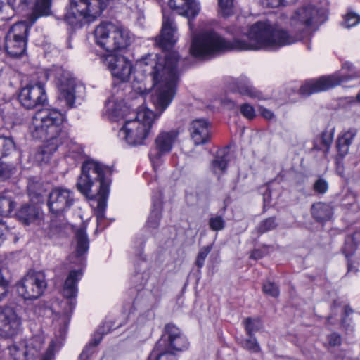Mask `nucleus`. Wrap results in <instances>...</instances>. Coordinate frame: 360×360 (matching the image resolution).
Masks as SVG:
<instances>
[{
	"label": "nucleus",
	"instance_id": "nucleus-1",
	"mask_svg": "<svg viewBox=\"0 0 360 360\" xmlns=\"http://www.w3.org/2000/svg\"><path fill=\"white\" fill-rule=\"evenodd\" d=\"M326 20L323 10L309 4L293 13L290 18V31L269 21H257L250 27L247 40L234 37L230 41L212 30H205L193 37L190 53L196 58H210L235 50H276L303 40L310 35L313 25L321 24Z\"/></svg>",
	"mask_w": 360,
	"mask_h": 360
},
{
	"label": "nucleus",
	"instance_id": "nucleus-2",
	"mask_svg": "<svg viewBox=\"0 0 360 360\" xmlns=\"http://www.w3.org/2000/svg\"><path fill=\"white\" fill-rule=\"evenodd\" d=\"M143 71L152 78L156 87L151 99L157 110L162 113L172 101L179 80L178 55L174 52L154 58H142L140 60Z\"/></svg>",
	"mask_w": 360,
	"mask_h": 360
},
{
	"label": "nucleus",
	"instance_id": "nucleus-3",
	"mask_svg": "<svg viewBox=\"0 0 360 360\" xmlns=\"http://www.w3.org/2000/svg\"><path fill=\"white\" fill-rule=\"evenodd\" d=\"M112 173V167L87 160L82 165L77 181V190L92 200L91 206L95 208L98 222L105 219Z\"/></svg>",
	"mask_w": 360,
	"mask_h": 360
},
{
	"label": "nucleus",
	"instance_id": "nucleus-4",
	"mask_svg": "<svg viewBox=\"0 0 360 360\" xmlns=\"http://www.w3.org/2000/svg\"><path fill=\"white\" fill-rule=\"evenodd\" d=\"M63 115L56 109H46L37 112L30 127L34 139L49 143L56 150L68 139L63 129Z\"/></svg>",
	"mask_w": 360,
	"mask_h": 360
},
{
	"label": "nucleus",
	"instance_id": "nucleus-5",
	"mask_svg": "<svg viewBox=\"0 0 360 360\" xmlns=\"http://www.w3.org/2000/svg\"><path fill=\"white\" fill-rule=\"evenodd\" d=\"M154 119L155 114L153 111L148 109L139 110L135 118L124 122L118 136L129 145H143L150 134Z\"/></svg>",
	"mask_w": 360,
	"mask_h": 360
},
{
	"label": "nucleus",
	"instance_id": "nucleus-6",
	"mask_svg": "<svg viewBox=\"0 0 360 360\" xmlns=\"http://www.w3.org/2000/svg\"><path fill=\"white\" fill-rule=\"evenodd\" d=\"M96 44L108 52H115L127 48L131 44L129 30L116 25L105 22L94 30Z\"/></svg>",
	"mask_w": 360,
	"mask_h": 360
},
{
	"label": "nucleus",
	"instance_id": "nucleus-7",
	"mask_svg": "<svg viewBox=\"0 0 360 360\" xmlns=\"http://www.w3.org/2000/svg\"><path fill=\"white\" fill-rule=\"evenodd\" d=\"M342 70H347L350 73L322 76L317 79L309 80L300 86L299 89L300 94L307 97L312 94L327 91L340 84L342 82L360 77V75L354 71V67L352 63L345 62L342 64Z\"/></svg>",
	"mask_w": 360,
	"mask_h": 360
},
{
	"label": "nucleus",
	"instance_id": "nucleus-8",
	"mask_svg": "<svg viewBox=\"0 0 360 360\" xmlns=\"http://www.w3.org/2000/svg\"><path fill=\"white\" fill-rule=\"evenodd\" d=\"M56 80L59 91V100L64 102L68 108H75V101L80 97L79 94L84 91V86L77 82L69 71L63 69L57 70Z\"/></svg>",
	"mask_w": 360,
	"mask_h": 360
},
{
	"label": "nucleus",
	"instance_id": "nucleus-9",
	"mask_svg": "<svg viewBox=\"0 0 360 360\" xmlns=\"http://www.w3.org/2000/svg\"><path fill=\"white\" fill-rule=\"evenodd\" d=\"M19 296L25 300H34L41 297L47 287L46 276L42 271H29L15 284Z\"/></svg>",
	"mask_w": 360,
	"mask_h": 360
},
{
	"label": "nucleus",
	"instance_id": "nucleus-10",
	"mask_svg": "<svg viewBox=\"0 0 360 360\" xmlns=\"http://www.w3.org/2000/svg\"><path fill=\"white\" fill-rule=\"evenodd\" d=\"M178 39V28L174 17L170 15H167L166 13L163 12L161 30L159 35L155 38V44L162 50V53L155 55L148 54L143 58L149 57V56H151V58L158 56H163L171 52H174L179 55L176 51L172 50L177 42ZM179 60V56H178V60Z\"/></svg>",
	"mask_w": 360,
	"mask_h": 360
},
{
	"label": "nucleus",
	"instance_id": "nucleus-11",
	"mask_svg": "<svg viewBox=\"0 0 360 360\" xmlns=\"http://www.w3.org/2000/svg\"><path fill=\"white\" fill-rule=\"evenodd\" d=\"M30 27L26 22H19L13 25L5 36V50L8 55L18 58L26 51Z\"/></svg>",
	"mask_w": 360,
	"mask_h": 360
},
{
	"label": "nucleus",
	"instance_id": "nucleus-12",
	"mask_svg": "<svg viewBox=\"0 0 360 360\" xmlns=\"http://www.w3.org/2000/svg\"><path fill=\"white\" fill-rule=\"evenodd\" d=\"M179 134L176 129L162 131L158 134L148 154L155 169L162 163V158L172 151Z\"/></svg>",
	"mask_w": 360,
	"mask_h": 360
},
{
	"label": "nucleus",
	"instance_id": "nucleus-13",
	"mask_svg": "<svg viewBox=\"0 0 360 360\" xmlns=\"http://www.w3.org/2000/svg\"><path fill=\"white\" fill-rule=\"evenodd\" d=\"M74 193L69 189L56 187L48 194L46 205L55 217L63 216L74 204Z\"/></svg>",
	"mask_w": 360,
	"mask_h": 360
},
{
	"label": "nucleus",
	"instance_id": "nucleus-14",
	"mask_svg": "<svg viewBox=\"0 0 360 360\" xmlns=\"http://www.w3.org/2000/svg\"><path fill=\"white\" fill-rule=\"evenodd\" d=\"M22 317L15 307L0 306V335L6 338L17 336L22 329Z\"/></svg>",
	"mask_w": 360,
	"mask_h": 360
},
{
	"label": "nucleus",
	"instance_id": "nucleus-15",
	"mask_svg": "<svg viewBox=\"0 0 360 360\" xmlns=\"http://www.w3.org/2000/svg\"><path fill=\"white\" fill-rule=\"evenodd\" d=\"M103 63L110 71L112 77L120 82L124 83L129 81L132 64L124 56L112 52L105 57Z\"/></svg>",
	"mask_w": 360,
	"mask_h": 360
},
{
	"label": "nucleus",
	"instance_id": "nucleus-16",
	"mask_svg": "<svg viewBox=\"0 0 360 360\" xmlns=\"http://www.w3.org/2000/svg\"><path fill=\"white\" fill-rule=\"evenodd\" d=\"M44 343L41 335H34L21 348L15 345L8 347L11 360H37L41 356Z\"/></svg>",
	"mask_w": 360,
	"mask_h": 360
},
{
	"label": "nucleus",
	"instance_id": "nucleus-17",
	"mask_svg": "<svg viewBox=\"0 0 360 360\" xmlns=\"http://www.w3.org/2000/svg\"><path fill=\"white\" fill-rule=\"evenodd\" d=\"M18 101L25 108L28 110L44 105L47 101L44 84L38 82L21 89L18 94Z\"/></svg>",
	"mask_w": 360,
	"mask_h": 360
},
{
	"label": "nucleus",
	"instance_id": "nucleus-18",
	"mask_svg": "<svg viewBox=\"0 0 360 360\" xmlns=\"http://www.w3.org/2000/svg\"><path fill=\"white\" fill-rule=\"evenodd\" d=\"M162 347L172 352H181L188 349L189 342L180 329L173 323H167L164 328V333L160 340H162Z\"/></svg>",
	"mask_w": 360,
	"mask_h": 360
},
{
	"label": "nucleus",
	"instance_id": "nucleus-19",
	"mask_svg": "<svg viewBox=\"0 0 360 360\" xmlns=\"http://www.w3.org/2000/svg\"><path fill=\"white\" fill-rule=\"evenodd\" d=\"M51 0H20L18 11H30L28 22L32 25L38 18L47 16L51 13Z\"/></svg>",
	"mask_w": 360,
	"mask_h": 360
},
{
	"label": "nucleus",
	"instance_id": "nucleus-20",
	"mask_svg": "<svg viewBox=\"0 0 360 360\" xmlns=\"http://www.w3.org/2000/svg\"><path fill=\"white\" fill-rule=\"evenodd\" d=\"M83 275L82 269L71 270L64 282L62 289V295L67 300V304L70 312L76 305V297L78 292V282Z\"/></svg>",
	"mask_w": 360,
	"mask_h": 360
},
{
	"label": "nucleus",
	"instance_id": "nucleus-21",
	"mask_svg": "<svg viewBox=\"0 0 360 360\" xmlns=\"http://www.w3.org/2000/svg\"><path fill=\"white\" fill-rule=\"evenodd\" d=\"M168 5L177 14L186 17L190 29L193 28L192 20L200 11V6L197 0H169Z\"/></svg>",
	"mask_w": 360,
	"mask_h": 360
},
{
	"label": "nucleus",
	"instance_id": "nucleus-22",
	"mask_svg": "<svg viewBox=\"0 0 360 360\" xmlns=\"http://www.w3.org/2000/svg\"><path fill=\"white\" fill-rule=\"evenodd\" d=\"M189 132L195 145H203L210 139V123L205 119H196L190 123Z\"/></svg>",
	"mask_w": 360,
	"mask_h": 360
},
{
	"label": "nucleus",
	"instance_id": "nucleus-23",
	"mask_svg": "<svg viewBox=\"0 0 360 360\" xmlns=\"http://www.w3.org/2000/svg\"><path fill=\"white\" fill-rule=\"evenodd\" d=\"M229 90L233 93H238L242 96H246L252 98H259L261 92L257 90L244 76L238 78H231L227 82Z\"/></svg>",
	"mask_w": 360,
	"mask_h": 360
},
{
	"label": "nucleus",
	"instance_id": "nucleus-24",
	"mask_svg": "<svg viewBox=\"0 0 360 360\" xmlns=\"http://www.w3.org/2000/svg\"><path fill=\"white\" fill-rule=\"evenodd\" d=\"M356 129L349 128L347 131L338 136L336 141L338 155L335 158L338 167L342 165L343 158L347 155L349 146H351L354 137L356 136Z\"/></svg>",
	"mask_w": 360,
	"mask_h": 360
},
{
	"label": "nucleus",
	"instance_id": "nucleus-25",
	"mask_svg": "<svg viewBox=\"0 0 360 360\" xmlns=\"http://www.w3.org/2000/svg\"><path fill=\"white\" fill-rule=\"evenodd\" d=\"M39 207L34 204L25 203L16 211V219L24 225L34 224L40 219L41 212Z\"/></svg>",
	"mask_w": 360,
	"mask_h": 360
},
{
	"label": "nucleus",
	"instance_id": "nucleus-26",
	"mask_svg": "<svg viewBox=\"0 0 360 360\" xmlns=\"http://www.w3.org/2000/svg\"><path fill=\"white\" fill-rule=\"evenodd\" d=\"M311 213L316 222L325 224L332 219L334 207L330 202H317L312 204Z\"/></svg>",
	"mask_w": 360,
	"mask_h": 360
},
{
	"label": "nucleus",
	"instance_id": "nucleus-27",
	"mask_svg": "<svg viewBox=\"0 0 360 360\" xmlns=\"http://www.w3.org/2000/svg\"><path fill=\"white\" fill-rule=\"evenodd\" d=\"M76 250L75 257L79 264L83 265L84 255L87 253L89 248V240L86 234V228L80 227L75 232Z\"/></svg>",
	"mask_w": 360,
	"mask_h": 360
},
{
	"label": "nucleus",
	"instance_id": "nucleus-28",
	"mask_svg": "<svg viewBox=\"0 0 360 360\" xmlns=\"http://www.w3.org/2000/svg\"><path fill=\"white\" fill-rule=\"evenodd\" d=\"M27 187V193L31 201L34 203L44 202L47 190L43 182L34 177L30 178Z\"/></svg>",
	"mask_w": 360,
	"mask_h": 360
},
{
	"label": "nucleus",
	"instance_id": "nucleus-29",
	"mask_svg": "<svg viewBox=\"0 0 360 360\" xmlns=\"http://www.w3.org/2000/svg\"><path fill=\"white\" fill-rule=\"evenodd\" d=\"M162 201L160 197L153 198V207L146 222L147 229H156L162 218Z\"/></svg>",
	"mask_w": 360,
	"mask_h": 360
},
{
	"label": "nucleus",
	"instance_id": "nucleus-30",
	"mask_svg": "<svg viewBox=\"0 0 360 360\" xmlns=\"http://www.w3.org/2000/svg\"><path fill=\"white\" fill-rule=\"evenodd\" d=\"M229 160V147L227 146L217 150V155L212 162L214 172H224L226 170Z\"/></svg>",
	"mask_w": 360,
	"mask_h": 360
},
{
	"label": "nucleus",
	"instance_id": "nucleus-31",
	"mask_svg": "<svg viewBox=\"0 0 360 360\" xmlns=\"http://www.w3.org/2000/svg\"><path fill=\"white\" fill-rule=\"evenodd\" d=\"M162 340H159L150 352L148 360H177L175 353L162 347Z\"/></svg>",
	"mask_w": 360,
	"mask_h": 360
},
{
	"label": "nucleus",
	"instance_id": "nucleus-32",
	"mask_svg": "<svg viewBox=\"0 0 360 360\" xmlns=\"http://www.w3.org/2000/svg\"><path fill=\"white\" fill-rule=\"evenodd\" d=\"M354 312V309L349 305H345L343 307L340 319V328L345 334L352 333L354 330L353 320L350 316Z\"/></svg>",
	"mask_w": 360,
	"mask_h": 360
},
{
	"label": "nucleus",
	"instance_id": "nucleus-33",
	"mask_svg": "<svg viewBox=\"0 0 360 360\" xmlns=\"http://www.w3.org/2000/svg\"><path fill=\"white\" fill-rule=\"evenodd\" d=\"M333 132L325 130L321 134V137H320L321 145L314 142V145H313L312 150H322L324 153V155L326 156L330 150V146L333 143Z\"/></svg>",
	"mask_w": 360,
	"mask_h": 360
},
{
	"label": "nucleus",
	"instance_id": "nucleus-34",
	"mask_svg": "<svg viewBox=\"0 0 360 360\" xmlns=\"http://www.w3.org/2000/svg\"><path fill=\"white\" fill-rule=\"evenodd\" d=\"M15 205V202L11 197L6 196L5 193H0V217H8Z\"/></svg>",
	"mask_w": 360,
	"mask_h": 360
},
{
	"label": "nucleus",
	"instance_id": "nucleus-35",
	"mask_svg": "<svg viewBox=\"0 0 360 360\" xmlns=\"http://www.w3.org/2000/svg\"><path fill=\"white\" fill-rule=\"evenodd\" d=\"M15 149V144L11 137L0 136V159L9 155Z\"/></svg>",
	"mask_w": 360,
	"mask_h": 360
},
{
	"label": "nucleus",
	"instance_id": "nucleus-36",
	"mask_svg": "<svg viewBox=\"0 0 360 360\" xmlns=\"http://www.w3.org/2000/svg\"><path fill=\"white\" fill-rule=\"evenodd\" d=\"M243 322L246 333L249 337L252 336L255 332L259 330L262 328V322L259 318L248 317Z\"/></svg>",
	"mask_w": 360,
	"mask_h": 360
},
{
	"label": "nucleus",
	"instance_id": "nucleus-37",
	"mask_svg": "<svg viewBox=\"0 0 360 360\" xmlns=\"http://www.w3.org/2000/svg\"><path fill=\"white\" fill-rule=\"evenodd\" d=\"M278 226V222L275 217H271L262 220L257 227L259 234H263L275 229Z\"/></svg>",
	"mask_w": 360,
	"mask_h": 360
},
{
	"label": "nucleus",
	"instance_id": "nucleus-38",
	"mask_svg": "<svg viewBox=\"0 0 360 360\" xmlns=\"http://www.w3.org/2000/svg\"><path fill=\"white\" fill-rule=\"evenodd\" d=\"M219 13L224 18L233 14V0H218Z\"/></svg>",
	"mask_w": 360,
	"mask_h": 360
},
{
	"label": "nucleus",
	"instance_id": "nucleus-39",
	"mask_svg": "<svg viewBox=\"0 0 360 360\" xmlns=\"http://www.w3.org/2000/svg\"><path fill=\"white\" fill-rule=\"evenodd\" d=\"M212 249V245H206L200 249L195 262V264L198 268V271L199 273L200 272V269L204 266L205 259L211 252Z\"/></svg>",
	"mask_w": 360,
	"mask_h": 360
},
{
	"label": "nucleus",
	"instance_id": "nucleus-40",
	"mask_svg": "<svg viewBox=\"0 0 360 360\" xmlns=\"http://www.w3.org/2000/svg\"><path fill=\"white\" fill-rule=\"evenodd\" d=\"M15 172V167L13 164L0 161V179H9Z\"/></svg>",
	"mask_w": 360,
	"mask_h": 360
},
{
	"label": "nucleus",
	"instance_id": "nucleus-41",
	"mask_svg": "<svg viewBox=\"0 0 360 360\" xmlns=\"http://www.w3.org/2000/svg\"><path fill=\"white\" fill-rule=\"evenodd\" d=\"M262 291L264 294L273 297H277L280 294L278 286L274 282L269 281L264 282L262 285Z\"/></svg>",
	"mask_w": 360,
	"mask_h": 360
},
{
	"label": "nucleus",
	"instance_id": "nucleus-42",
	"mask_svg": "<svg viewBox=\"0 0 360 360\" xmlns=\"http://www.w3.org/2000/svg\"><path fill=\"white\" fill-rule=\"evenodd\" d=\"M329 188L328 181L323 177L319 176L313 184L314 191L319 195H324Z\"/></svg>",
	"mask_w": 360,
	"mask_h": 360
},
{
	"label": "nucleus",
	"instance_id": "nucleus-43",
	"mask_svg": "<svg viewBox=\"0 0 360 360\" xmlns=\"http://www.w3.org/2000/svg\"><path fill=\"white\" fill-rule=\"evenodd\" d=\"M225 220L222 216H214L209 220L210 228L214 231H219L224 229Z\"/></svg>",
	"mask_w": 360,
	"mask_h": 360
},
{
	"label": "nucleus",
	"instance_id": "nucleus-44",
	"mask_svg": "<svg viewBox=\"0 0 360 360\" xmlns=\"http://www.w3.org/2000/svg\"><path fill=\"white\" fill-rule=\"evenodd\" d=\"M10 281L5 278L0 268V302L4 300L8 293Z\"/></svg>",
	"mask_w": 360,
	"mask_h": 360
},
{
	"label": "nucleus",
	"instance_id": "nucleus-45",
	"mask_svg": "<svg viewBox=\"0 0 360 360\" xmlns=\"http://www.w3.org/2000/svg\"><path fill=\"white\" fill-rule=\"evenodd\" d=\"M243 347L253 353H257L260 351V347L254 335L249 337L243 342Z\"/></svg>",
	"mask_w": 360,
	"mask_h": 360
},
{
	"label": "nucleus",
	"instance_id": "nucleus-46",
	"mask_svg": "<svg viewBox=\"0 0 360 360\" xmlns=\"http://www.w3.org/2000/svg\"><path fill=\"white\" fill-rule=\"evenodd\" d=\"M356 250V245L352 238H348L345 240V245L341 251L346 258L352 257Z\"/></svg>",
	"mask_w": 360,
	"mask_h": 360
},
{
	"label": "nucleus",
	"instance_id": "nucleus-47",
	"mask_svg": "<svg viewBox=\"0 0 360 360\" xmlns=\"http://www.w3.org/2000/svg\"><path fill=\"white\" fill-rule=\"evenodd\" d=\"M241 115L248 120H252L256 117L254 107L249 103H243L240 106Z\"/></svg>",
	"mask_w": 360,
	"mask_h": 360
},
{
	"label": "nucleus",
	"instance_id": "nucleus-48",
	"mask_svg": "<svg viewBox=\"0 0 360 360\" xmlns=\"http://www.w3.org/2000/svg\"><path fill=\"white\" fill-rule=\"evenodd\" d=\"M15 0H7V4H4L2 2H0V12H4L7 9L11 10V16L14 15L15 12L18 13H25L27 16V20H28V14L30 13V11L28 10L27 11H18V6H15Z\"/></svg>",
	"mask_w": 360,
	"mask_h": 360
},
{
	"label": "nucleus",
	"instance_id": "nucleus-49",
	"mask_svg": "<svg viewBox=\"0 0 360 360\" xmlns=\"http://www.w3.org/2000/svg\"><path fill=\"white\" fill-rule=\"evenodd\" d=\"M359 22L360 16L352 11H349L345 18V23L347 27L354 26Z\"/></svg>",
	"mask_w": 360,
	"mask_h": 360
},
{
	"label": "nucleus",
	"instance_id": "nucleus-50",
	"mask_svg": "<svg viewBox=\"0 0 360 360\" xmlns=\"http://www.w3.org/2000/svg\"><path fill=\"white\" fill-rule=\"evenodd\" d=\"M327 340L330 347L340 346L342 344V336L336 332L329 334Z\"/></svg>",
	"mask_w": 360,
	"mask_h": 360
},
{
	"label": "nucleus",
	"instance_id": "nucleus-51",
	"mask_svg": "<svg viewBox=\"0 0 360 360\" xmlns=\"http://www.w3.org/2000/svg\"><path fill=\"white\" fill-rule=\"evenodd\" d=\"M96 352L94 349V346L92 345H86L83 349L82 353L79 356L78 360H89L91 356Z\"/></svg>",
	"mask_w": 360,
	"mask_h": 360
},
{
	"label": "nucleus",
	"instance_id": "nucleus-52",
	"mask_svg": "<svg viewBox=\"0 0 360 360\" xmlns=\"http://www.w3.org/2000/svg\"><path fill=\"white\" fill-rule=\"evenodd\" d=\"M104 330L101 328H98V330L94 335L91 342H89V344H88L87 345L94 346V349L96 352V347L98 345L99 343L101 342Z\"/></svg>",
	"mask_w": 360,
	"mask_h": 360
},
{
	"label": "nucleus",
	"instance_id": "nucleus-53",
	"mask_svg": "<svg viewBox=\"0 0 360 360\" xmlns=\"http://www.w3.org/2000/svg\"><path fill=\"white\" fill-rule=\"evenodd\" d=\"M56 344L53 340H52L49 347L46 349L45 354L43 355L41 360H53L54 359V348H55Z\"/></svg>",
	"mask_w": 360,
	"mask_h": 360
},
{
	"label": "nucleus",
	"instance_id": "nucleus-54",
	"mask_svg": "<svg viewBox=\"0 0 360 360\" xmlns=\"http://www.w3.org/2000/svg\"><path fill=\"white\" fill-rule=\"evenodd\" d=\"M269 7L277 8L281 5H285L288 3V0H265Z\"/></svg>",
	"mask_w": 360,
	"mask_h": 360
},
{
	"label": "nucleus",
	"instance_id": "nucleus-55",
	"mask_svg": "<svg viewBox=\"0 0 360 360\" xmlns=\"http://www.w3.org/2000/svg\"><path fill=\"white\" fill-rule=\"evenodd\" d=\"M259 112L261 115L266 120H271L274 116V113L271 110L263 107H260Z\"/></svg>",
	"mask_w": 360,
	"mask_h": 360
},
{
	"label": "nucleus",
	"instance_id": "nucleus-56",
	"mask_svg": "<svg viewBox=\"0 0 360 360\" xmlns=\"http://www.w3.org/2000/svg\"><path fill=\"white\" fill-rule=\"evenodd\" d=\"M264 257L262 250L259 249H255L252 251L250 258L254 259H259Z\"/></svg>",
	"mask_w": 360,
	"mask_h": 360
},
{
	"label": "nucleus",
	"instance_id": "nucleus-57",
	"mask_svg": "<svg viewBox=\"0 0 360 360\" xmlns=\"http://www.w3.org/2000/svg\"><path fill=\"white\" fill-rule=\"evenodd\" d=\"M347 262V269L349 271H353V264L351 260V257L346 258Z\"/></svg>",
	"mask_w": 360,
	"mask_h": 360
},
{
	"label": "nucleus",
	"instance_id": "nucleus-58",
	"mask_svg": "<svg viewBox=\"0 0 360 360\" xmlns=\"http://www.w3.org/2000/svg\"><path fill=\"white\" fill-rule=\"evenodd\" d=\"M333 319V316L332 315H330V316H328L326 317V326H330V325H333V323L331 322V319Z\"/></svg>",
	"mask_w": 360,
	"mask_h": 360
},
{
	"label": "nucleus",
	"instance_id": "nucleus-59",
	"mask_svg": "<svg viewBox=\"0 0 360 360\" xmlns=\"http://www.w3.org/2000/svg\"><path fill=\"white\" fill-rule=\"evenodd\" d=\"M224 104L226 103H230L233 107H234L236 105V103L231 100H229V99H226L224 101Z\"/></svg>",
	"mask_w": 360,
	"mask_h": 360
},
{
	"label": "nucleus",
	"instance_id": "nucleus-60",
	"mask_svg": "<svg viewBox=\"0 0 360 360\" xmlns=\"http://www.w3.org/2000/svg\"><path fill=\"white\" fill-rule=\"evenodd\" d=\"M356 99L359 102H360V93L357 94Z\"/></svg>",
	"mask_w": 360,
	"mask_h": 360
},
{
	"label": "nucleus",
	"instance_id": "nucleus-61",
	"mask_svg": "<svg viewBox=\"0 0 360 360\" xmlns=\"http://www.w3.org/2000/svg\"><path fill=\"white\" fill-rule=\"evenodd\" d=\"M336 306V301H334L333 303V307H335Z\"/></svg>",
	"mask_w": 360,
	"mask_h": 360
},
{
	"label": "nucleus",
	"instance_id": "nucleus-62",
	"mask_svg": "<svg viewBox=\"0 0 360 360\" xmlns=\"http://www.w3.org/2000/svg\"><path fill=\"white\" fill-rule=\"evenodd\" d=\"M137 301H138V299L136 298V299L134 301L133 304L134 305V304L137 302Z\"/></svg>",
	"mask_w": 360,
	"mask_h": 360
},
{
	"label": "nucleus",
	"instance_id": "nucleus-63",
	"mask_svg": "<svg viewBox=\"0 0 360 360\" xmlns=\"http://www.w3.org/2000/svg\"><path fill=\"white\" fill-rule=\"evenodd\" d=\"M3 18L10 19V18H11V17H10V16H8V17H3Z\"/></svg>",
	"mask_w": 360,
	"mask_h": 360
}]
</instances>
